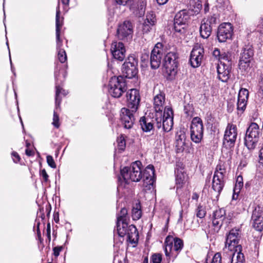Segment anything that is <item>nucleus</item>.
I'll return each mask as SVG.
<instances>
[{
    "mask_svg": "<svg viewBox=\"0 0 263 263\" xmlns=\"http://www.w3.org/2000/svg\"><path fill=\"white\" fill-rule=\"evenodd\" d=\"M217 71L218 73V78L222 82H227L229 78V71L224 68L223 64H217Z\"/></svg>",
    "mask_w": 263,
    "mask_h": 263,
    "instance_id": "c85d7f7f",
    "label": "nucleus"
},
{
    "mask_svg": "<svg viewBox=\"0 0 263 263\" xmlns=\"http://www.w3.org/2000/svg\"><path fill=\"white\" fill-rule=\"evenodd\" d=\"M192 199L197 200L199 198V195L197 193H193L192 197Z\"/></svg>",
    "mask_w": 263,
    "mask_h": 263,
    "instance_id": "e2e57ef3",
    "label": "nucleus"
},
{
    "mask_svg": "<svg viewBox=\"0 0 263 263\" xmlns=\"http://www.w3.org/2000/svg\"><path fill=\"white\" fill-rule=\"evenodd\" d=\"M240 238V230L239 229H232L227 235L226 248L231 252H233L234 249L239 250L241 248L239 244Z\"/></svg>",
    "mask_w": 263,
    "mask_h": 263,
    "instance_id": "9d476101",
    "label": "nucleus"
},
{
    "mask_svg": "<svg viewBox=\"0 0 263 263\" xmlns=\"http://www.w3.org/2000/svg\"><path fill=\"white\" fill-rule=\"evenodd\" d=\"M40 176L42 177L45 182H47L49 181V176L45 169L42 170L40 171Z\"/></svg>",
    "mask_w": 263,
    "mask_h": 263,
    "instance_id": "603ef678",
    "label": "nucleus"
},
{
    "mask_svg": "<svg viewBox=\"0 0 263 263\" xmlns=\"http://www.w3.org/2000/svg\"><path fill=\"white\" fill-rule=\"evenodd\" d=\"M182 212L180 213V218L179 219H178V221H180L182 220Z\"/></svg>",
    "mask_w": 263,
    "mask_h": 263,
    "instance_id": "774afa93",
    "label": "nucleus"
},
{
    "mask_svg": "<svg viewBox=\"0 0 263 263\" xmlns=\"http://www.w3.org/2000/svg\"><path fill=\"white\" fill-rule=\"evenodd\" d=\"M162 117L161 114H156L155 117L153 119L143 117L140 120L141 128L144 132H148L154 128L155 124L156 127L159 129L161 127Z\"/></svg>",
    "mask_w": 263,
    "mask_h": 263,
    "instance_id": "9b49d317",
    "label": "nucleus"
},
{
    "mask_svg": "<svg viewBox=\"0 0 263 263\" xmlns=\"http://www.w3.org/2000/svg\"><path fill=\"white\" fill-rule=\"evenodd\" d=\"M212 223L214 227L217 229H219L222 225L223 221L213 217Z\"/></svg>",
    "mask_w": 263,
    "mask_h": 263,
    "instance_id": "3c124183",
    "label": "nucleus"
},
{
    "mask_svg": "<svg viewBox=\"0 0 263 263\" xmlns=\"http://www.w3.org/2000/svg\"><path fill=\"white\" fill-rule=\"evenodd\" d=\"M216 18L215 17H210L206 20H203L200 27V34L203 39H208L211 35L212 25L215 24Z\"/></svg>",
    "mask_w": 263,
    "mask_h": 263,
    "instance_id": "aec40b11",
    "label": "nucleus"
},
{
    "mask_svg": "<svg viewBox=\"0 0 263 263\" xmlns=\"http://www.w3.org/2000/svg\"><path fill=\"white\" fill-rule=\"evenodd\" d=\"M251 222L256 230H263V211L260 206H256L253 210Z\"/></svg>",
    "mask_w": 263,
    "mask_h": 263,
    "instance_id": "2eb2a0df",
    "label": "nucleus"
},
{
    "mask_svg": "<svg viewBox=\"0 0 263 263\" xmlns=\"http://www.w3.org/2000/svg\"><path fill=\"white\" fill-rule=\"evenodd\" d=\"M259 163L263 164V144L262 147L261 148L260 152H259Z\"/></svg>",
    "mask_w": 263,
    "mask_h": 263,
    "instance_id": "13d9d810",
    "label": "nucleus"
},
{
    "mask_svg": "<svg viewBox=\"0 0 263 263\" xmlns=\"http://www.w3.org/2000/svg\"><path fill=\"white\" fill-rule=\"evenodd\" d=\"M129 217L127 215V210L126 208H122L120 213L118 215L117 228L123 226L124 223H128Z\"/></svg>",
    "mask_w": 263,
    "mask_h": 263,
    "instance_id": "c756f323",
    "label": "nucleus"
},
{
    "mask_svg": "<svg viewBox=\"0 0 263 263\" xmlns=\"http://www.w3.org/2000/svg\"><path fill=\"white\" fill-rule=\"evenodd\" d=\"M261 131L258 125L252 122L248 127L245 137V145L250 151L254 149L259 141Z\"/></svg>",
    "mask_w": 263,
    "mask_h": 263,
    "instance_id": "f03ea898",
    "label": "nucleus"
},
{
    "mask_svg": "<svg viewBox=\"0 0 263 263\" xmlns=\"http://www.w3.org/2000/svg\"><path fill=\"white\" fill-rule=\"evenodd\" d=\"M220 60H224L227 61L231 60V55L229 53H221Z\"/></svg>",
    "mask_w": 263,
    "mask_h": 263,
    "instance_id": "5fc2aeb1",
    "label": "nucleus"
},
{
    "mask_svg": "<svg viewBox=\"0 0 263 263\" xmlns=\"http://www.w3.org/2000/svg\"><path fill=\"white\" fill-rule=\"evenodd\" d=\"M158 4L159 5H164L166 4L168 0H156Z\"/></svg>",
    "mask_w": 263,
    "mask_h": 263,
    "instance_id": "0e129e2a",
    "label": "nucleus"
},
{
    "mask_svg": "<svg viewBox=\"0 0 263 263\" xmlns=\"http://www.w3.org/2000/svg\"><path fill=\"white\" fill-rule=\"evenodd\" d=\"M190 18V15L187 10L183 9L176 13L174 18V22L176 24L181 25H186Z\"/></svg>",
    "mask_w": 263,
    "mask_h": 263,
    "instance_id": "cd10ccee",
    "label": "nucleus"
},
{
    "mask_svg": "<svg viewBox=\"0 0 263 263\" xmlns=\"http://www.w3.org/2000/svg\"><path fill=\"white\" fill-rule=\"evenodd\" d=\"M111 53L114 58L117 60L122 61L125 57V49L122 42H113L111 44Z\"/></svg>",
    "mask_w": 263,
    "mask_h": 263,
    "instance_id": "5701e85b",
    "label": "nucleus"
},
{
    "mask_svg": "<svg viewBox=\"0 0 263 263\" xmlns=\"http://www.w3.org/2000/svg\"><path fill=\"white\" fill-rule=\"evenodd\" d=\"M25 153L28 156H33V155H34V152L32 150H31L28 148H26V149L25 151Z\"/></svg>",
    "mask_w": 263,
    "mask_h": 263,
    "instance_id": "bf43d9fd",
    "label": "nucleus"
},
{
    "mask_svg": "<svg viewBox=\"0 0 263 263\" xmlns=\"http://www.w3.org/2000/svg\"><path fill=\"white\" fill-rule=\"evenodd\" d=\"M127 106L133 111H136L138 108L140 96L139 90L131 89L127 92Z\"/></svg>",
    "mask_w": 263,
    "mask_h": 263,
    "instance_id": "dca6fc26",
    "label": "nucleus"
},
{
    "mask_svg": "<svg viewBox=\"0 0 263 263\" xmlns=\"http://www.w3.org/2000/svg\"><path fill=\"white\" fill-rule=\"evenodd\" d=\"M142 177L143 178L144 185L151 189L155 182V169L152 165H148L144 170Z\"/></svg>",
    "mask_w": 263,
    "mask_h": 263,
    "instance_id": "4be33fe9",
    "label": "nucleus"
},
{
    "mask_svg": "<svg viewBox=\"0 0 263 263\" xmlns=\"http://www.w3.org/2000/svg\"><path fill=\"white\" fill-rule=\"evenodd\" d=\"M133 33V26L129 21H125L119 25L117 29V35L119 39L124 40L132 37Z\"/></svg>",
    "mask_w": 263,
    "mask_h": 263,
    "instance_id": "412c9836",
    "label": "nucleus"
},
{
    "mask_svg": "<svg viewBox=\"0 0 263 263\" xmlns=\"http://www.w3.org/2000/svg\"><path fill=\"white\" fill-rule=\"evenodd\" d=\"M165 94L163 92H160L156 95L154 97V108L156 111V114H161L165 107Z\"/></svg>",
    "mask_w": 263,
    "mask_h": 263,
    "instance_id": "a878e982",
    "label": "nucleus"
},
{
    "mask_svg": "<svg viewBox=\"0 0 263 263\" xmlns=\"http://www.w3.org/2000/svg\"><path fill=\"white\" fill-rule=\"evenodd\" d=\"M249 93L246 88H242L239 90L237 102V109L242 113L246 109Z\"/></svg>",
    "mask_w": 263,
    "mask_h": 263,
    "instance_id": "b1692460",
    "label": "nucleus"
},
{
    "mask_svg": "<svg viewBox=\"0 0 263 263\" xmlns=\"http://www.w3.org/2000/svg\"><path fill=\"white\" fill-rule=\"evenodd\" d=\"M204 50L199 45L195 46L192 49L190 56V63L193 67H199L203 57Z\"/></svg>",
    "mask_w": 263,
    "mask_h": 263,
    "instance_id": "a211bd4d",
    "label": "nucleus"
},
{
    "mask_svg": "<svg viewBox=\"0 0 263 263\" xmlns=\"http://www.w3.org/2000/svg\"><path fill=\"white\" fill-rule=\"evenodd\" d=\"M224 177H222L220 174L219 175H214L213 176L212 189L218 193V196L220 194L224 185Z\"/></svg>",
    "mask_w": 263,
    "mask_h": 263,
    "instance_id": "bb28decb",
    "label": "nucleus"
},
{
    "mask_svg": "<svg viewBox=\"0 0 263 263\" xmlns=\"http://www.w3.org/2000/svg\"><path fill=\"white\" fill-rule=\"evenodd\" d=\"M142 215L141 205L139 202L136 203L133 206L132 212L133 219L137 220L139 219Z\"/></svg>",
    "mask_w": 263,
    "mask_h": 263,
    "instance_id": "473e14b6",
    "label": "nucleus"
},
{
    "mask_svg": "<svg viewBox=\"0 0 263 263\" xmlns=\"http://www.w3.org/2000/svg\"><path fill=\"white\" fill-rule=\"evenodd\" d=\"M46 158L48 164L52 168H55L56 164L54 162L53 157L51 156L48 155L47 156Z\"/></svg>",
    "mask_w": 263,
    "mask_h": 263,
    "instance_id": "8fccbe9b",
    "label": "nucleus"
},
{
    "mask_svg": "<svg viewBox=\"0 0 263 263\" xmlns=\"http://www.w3.org/2000/svg\"><path fill=\"white\" fill-rule=\"evenodd\" d=\"M118 234L121 237L126 236L127 240L131 243H136L138 242L139 235L136 227L133 224L128 225L124 223L117 228Z\"/></svg>",
    "mask_w": 263,
    "mask_h": 263,
    "instance_id": "423d86ee",
    "label": "nucleus"
},
{
    "mask_svg": "<svg viewBox=\"0 0 263 263\" xmlns=\"http://www.w3.org/2000/svg\"><path fill=\"white\" fill-rule=\"evenodd\" d=\"M63 247L62 246L60 247H55L53 248V255L55 257H58L60 252L62 250Z\"/></svg>",
    "mask_w": 263,
    "mask_h": 263,
    "instance_id": "6e6d98bb",
    "label": "nucleus"
},
{
    "mask_svg": "<svg viewBox=\"0 0 263 263\" xmlns=\"http://www.w3.org/2000/svg\"><path fill=\"white\" fill-rule=\"evenodd\" d=\"M58 58L62 63H64L67 61V55L64 49H60L58 51Z\"/></svg>",
    "mask_w": 263,
    "mask_h": 263,
    "instance_id": "e433bc0d",
    "label": "nucleus"
},
{
    "mask_svg": "<svg viewBox=\"0 0 263 263\" xmlns=\"http://www.w3.org/2000/svg\"><path fill=\"white\" fill-rule=\"evenodd\" d=\"M47 232L48 237L49 239H50V223H48L47 226Z\"/></svg>",
    "mask_w": 263,
    "mask_h": 263,
    "instance_id": "680f3d73",
    "label": "nucleus"
},
{
    "mask_svg": "<svg viewBox=\"0 0 263 263\" xmlns=\"http://www.w3.org/2000/svg\"><path fill=\"white\" fill-rule=\"evenodd\" d=\"M213 217L223 220L225 218V211L222 209L216 210L213 214Z\"/></svg>",
    "mask_w": 263,
    "mask_h": 263,
    "instance_id": "f704fd0d",
    "label": "nucleus"
},
{
    "mask_svg": "<svg viewBox=\"0 0 263 263\" xmlns=\"http://www.w3.org/2000/svg\"><path fill=\"white\" fill-rule=\"evenodd\" d=\"M213 55L216 58H217L219 60H220V55H221V53H220V50L216 48V49H214V50L213 52Z\"/></svg>",
    "mask_w": 263,
    "mask_h": 263,
    "instance_id": "4d7b16f0",
    "label": "nucleus"
},
{
    "mask_svg": "<svg viewBox=\"0 0 263 263\" xmlns=\"http://www.w3.org/2000/svg\"><path fill=\"white\" fill-rule=\"evenodd\" d=\"M60 2H58V6L56 8V18H55V26H56V42H57V49L59 51L61 49L62 46V41L60 39V30L62 26V21H60Z\"/></svg>",
    "mask_w": 263,
    "mask_h": 263,
    "instance_id": "393cba45",
    "label": "nucleus"
},
{
    "mask_svg": "<svg viewBox=\"0 0 263 263\" xmlns=\"http://www.w3.org/2000/svg\"><path fill=\"white\" fill-rule=\"evenodd\" d=\"M63 5H68L69 0H61Z\"/></svg>",
    "mask_w": 263,
    "mask_h": 263,
    "instance_id": "69168bd1",
    "label": "nucleus"
},
{
    "mask_svg": "<svg viewBox=\"0 0 263 263\" xmlns=\"http://www.w3.org/2000/svg\"><path fill=\"white\" fill-rule=\"evenodd\" d=\"M211 263H221V256L220 253H216L213 257Z\"/></svg>",
    "mask_w": 263,
    "mask_h": 263,
    "instance_id": "09e8293b",
    "label": "nucleus"
},
{
    "mask_svg": "<svg viewBox=\"0 0 263 263\" xmlns=\"http://www.w3.org/2000/svg\"><path fill=\"white\" fill-rule=\"evenodd\" d=\"M242 177L240 176H238L237 178L236 183L234 189V192L236 190H239L241 187L243 186V182H242Z\"/></svg>",
    "mask_w": 263,
    "mask_h": 263,
    "instance_id": "49530a36",
    "label": "nucleus"
},
{
    "mask_svg": "<svg viewBox=\"0 0 263 263\" xmlns=\"http://www.w3.org/2000/svg\"><path fill=\"white\" fill-rule=\"evenodd\" d=\"M238 197V194L234 193L232 196L233 199H236Z\"/></svg>",
    "mask_w": 263,
    "mask_h": 263,
    "instance_id": "338daca9",
    "label": "nucleus"
},
{
    "mask_svg": "<svg viewBox=\"0 0 263 263\" xmlns=\"http://www.w3.org/2000/svg\"><path fill=\"white\" fill-rule=\"evenodd\" d=\"M175 173H176V185L177 191H178L179 189H181L183 186V184L185 182L186 176L185 174L179 170L175 171Z\"/></svg>",
    "mask_w": 263,
    "mask_h": 263,
    "instance_id": "7c9ffc66",
    "label": "nucleus"
},
{
    "mask_svg": "<svg viewBox=\"0 0 263 263\" xmlns=\"http://www.w3.org/2000/svg\"><path fill=\"white\" fill-rule=\"evenodd\" d=\"M132 109L127 108H122L121 110L120 119L124 128L130 129L133 126L135 118Z\"/></svg>",
    "mask_w": 263,
    "mask_h": 263,
    "instance_id": "6ab92c4d",
    "label": "nucleus"
},
{
    "mask_svg": "<svg viewBox=\"0 0 263 263\" xmlns=\"http://www.w3.org/2000/svg\"><path fill=\"white\" fill-rule=\"evenodd\" d=\"M237 137V129L235 125L229 123L224 132L222 144L227 149L233 148Z\"/></svg>",
    "mask_w": 263,
    "mask_h": 263,
    "instance_id": "0eeeda50",
    "label": "nucleus"
},
{
    "mask_svg": "<svg viewBox=\"0 0 263 263\" xmlns=\"http://www.w3.org/2000/svg\"><path fill=\"white\" fill-rule=\"evenodd\" d=\"M163 54V44L157 43L151 52L150 62L152 68L157 69L160 66Z\"/></svg>",
    "mask_w": 263,
    "mask_h": 263,
    "instance_id": "f8f14e48",
    "label": "nucleus"
},
{
    "mask_svg": "<svg viewBox=\"0 0 263 263\" xmlns=\"http://www.w3.org/2000/svg\"><path fill=\"white\" fill-rule=\"evenodd\" d=\"M153 26H154V25H151L150 23L144 21L142 25V31L143 33H146L148 32L152 29V27Z\"/></svg>",
    "mask_w": 263,
    "mask_h": 263,
    "instance_id": "37998d69",
    "label": "nucleus"
},
{
    "mask_svg": "<svg viewBox=\"0 0 263 263\" xmlns=\"http://www.w3.org/2000/svg\"><path fill=\"white\" fill-rule=\"evenodd\" d=\"M142 163L140 161L133 162L129 167H124L121 170V175L126 183L129 180L138 182L142 178Z\"/></svg>",
    "mask_w": 263,
    "mask_h": 263,
    "instance_id": "f257e3e1",
    "label": "nucleus"
},
{
    "mask_svg": "<svg viewBox=\"0 0 263 263\" xmlns=\"http://www.w3.org/2000/svg\"><path fill=\"white\" fill-rule=\"evenodd\" d=\"M151 261L153 263H161L162 261V255L160 253H155L151 257Z\"/></svg>",
    "mask_w": 263,
    "mask_h": 263,
    "instance_id": "a19ab883",
    "label": "nucleus"
},
{
    "mask_svg": "<svg viewBox=\"0 0 263 263\" xmlns=\"http://www.w3.org/2000/svg\"><path fill=\"white\" fill-rule=\"evenodd\" d=\"M206 214L205 208L199 204L196 210V216L197 217L202 218L204 217Z\"/></svg>",
    "mask_w": 263,
    "mask_h": 263,
    "instance_id": "4c0bfd02",
    "label": "nucleus"
},
{
    "mask_svg": "<svg viewBox=\"0 0 263 263\" xmlns=\"http://www.w3.org/2000/svg\"><path fill=\"white\" fill-rule=\"evenodd\" d=\"M184 111L187 117H191L193 115L194 108L192 105L186 104L184 106Z\"/></svg>",
    "mask_w": 263,
    "mask_h": 263,
    "instance_id": "58836bf2",
    "label": "nucleus"
},
{
    "mask_svg": "<svg viewBox=\"0 0 263 263\" xmlns=\"http://www.w3.org/2000/svg\"><path fill=\"white\" fill-rule=\"evenodd\" d=\"M174 29L176 32L179 33H183L186 27V25H181V24H176V23L174 22Z\"/></svg>",
    "mask_w": 263,
    "mask_h": 263,
    "instance_id": "a18cd8bd",
    "label": "nucleus"
},
{
    "mask_svg": "<svg viewBox=\"0 0 263 263\" xmlns=\"http://www.w3.org/2000/svg\"><path fill=\"white\" fill-rule=\"evenodd\" d=\"M11 155L14 162L17 163L20 161L21 158L17 153L13 152Z\"/></svg>",
    "mask_w": 263,
    "mask_h": 263,
    "instance_id": "864d4df0",
    "label": "nucleus"
},
{
    "mask_svg": "<svg viewBox=\"0 0 263 263\" xmlns=\"http://www.w3.org/2000/svg\"><path fill=\"white\" fill-rule=\"evenodd\" d=\"M62 88L60 86H56V92H55V105L58 107L60 106L61 103V99L59 98L60 93L61 92Z\"/></svg>",
    "mask_w": 263,
    "mask_h": 263,
    "instance_id": "79ce46f5",
    "label": "nucleus"
},
{
    "mask_svg": "<svg viewBox=\"0 0 263 263\" xmlns=\"http://www.w3.org/2000/svg\"><path fill=\"white\" fill-rule=\"evenodd\" d=\"M173 126V111L171 107H165L163 116H162L161 127L164 131H170Z\"/></svg>",
    "mask_w": 263,
    "mask_h": 263,
    "instance_id": "f3484780",
    "label": "nucleus"
},
{
    "mask_svg": "<svg viewBox=\"0 0 263 263\" xmlns=\"http://www.w3.org/2000/svg\"><path fill=\"white\" fill-rule=\"evenodd\" d=\"M234 252L232 253L231 258V263H243L245 258L243 254L241 252V249L236 250L234 249Z\"/></svg>",
    "mask_w": 263,
    "mask_h": 263,
    "instance_id": "2f4dec72",
    "label": "nucleus"
},
{
    "mask_svg": "<svg viewBox=\"0 0 263 263\" xmlns=\"http://www.w3.org/2000/svg\"><path fill=\"white\" fill-rule=\"evenodd\" d=\"M144 21L154 25L156 21L155 13L153 11L147 12Z\"/></svg>",
    "mask_w": 263,
    "mask_h": 263,
    "instance_id": "72a5a7b5",
    "label": "nucleus"
},
{
    "mask_svg": "<svg viewBox=\"0 0 263 263\" xmlns=\"http://www.w3.org/2000/svg\"><path fill=\"white\" fill-rule=\"evenodd\" d=\"M183 247V241L178 238H174L172 236H168L166 237L164 241V250L165 255L167 257L169 261L171 257L173 255L174 252H177L175 255L176 257L179 252H180Z\"/></svg>",
    "mask_w": 263,
    "mask_h": 263,
    "instance_id": "7ed1b4c3",
    "label": "nucleus"
},
{
    "mask_svg": "<svg viewBox=\"0 0 263 263\" xmlns=\"http://www.w3.org/2000/svg\"><path fill=\"white\" fill-rule=\"evenodd\" d=\"M258 92L260 95V96L263 98V74L260 76V78L258 82Z\"/></svg>",
    "mask_w": 263,
    "mask_h": 263,
    "instance_id": "c03bdc74",
    "label": "nucleus"
},
{
    "mask_svg": "<svg viewBox=\"0 0 263 263\" xmlns=\"http://www.w3.org/2000/svg\"><path fill=\"white\" fill-rule=\"evenodd\" d=\"M254 54L252 45H247L243 48L239 62L240 69L246 70L250 66L251 59Z\"/></svg>",
    "mask_w": 263,
    "mask_h": 263,
    "instance_id": "4468645a",
    "label": "nucleus"
},
{
    "mask_svg": "<svg viewBox=\"0 0 263 263\" xmlns=\"http://www.w3.org/2000/svg\"><path fill=\"white\" fill-rule=\"evenodd\" d=\"M118 147L121 151H123L125 147V141L123 136H121L117 139Z\"/></svg>",
    "mask_w": 263,
    "mask_h": 263,
    "instance_id": "ea45409f",
    "label": "nucleus"
},
{
    "mask_svg": "<svg viewBox=\"0 0 263 263\" xmlns=\"http://www.w3.org/2000/svg\"><path fill=\"white\" fill-rule=\"evenodd\" d=\"M233 34V27L230 23H223L218 28L217 39L219 42L223 43L232 38Z\"/></svg>",
    "mask_w": 263,
    "mask_h": 263,
    "instance_id": "ddd939ff",
    "label": "nucleus"
},
{
    "mask_svg": "<svg viewBox=\"0 0 263 263\" xmlns=\"http://www.w3.org/2000/svg\"><path fill=\"white\" fill-rule=\"evenodd\" d=\"M117 3L120 5H125L129 0H115Z\"/></svg>",
    "mask_w": 263,
    "mask_h": 263,
    "instance_id": "052dcab7",
    "label": "nucleus"
},
{
    "mask_svg": "<svg viewBox=\"0 0 263 263\" xmlns=\"http://www.w3.org/2000/svg\"><path fill=\"white\" fill-rule=\"evenodd\" d=\"M203 126L202 120L199 117L193 119L191 125V138L195 143H199L203 137Z\"/></svg>",
    "mask_w": 263,
    "mask_h": 263,
    "instance_id": "1a4fd4ad",
    "label": "nucleus"
},
{
    "mask_svg": "<svg viewBox=\"0 0 263 263\" xmlns=\"http://www.w3.org/2000/svg\"><path fill=\"white\" fill-rule=\"evenodd\" d=\"M226 173V169L223 165L219 164L217 165L214 175H219L220 174L222 177H224Z\"/></svg>",
    "mask_w": 263,
    "mask_h": 263,
    "instance_id": "c9c22d12",
    "label": "nucleus"
},
{
    "mask_svg": "<svg viewBox=\"0 0 263 263\" xmlns=\"http://www.w3.org/2000/svg\"><path fill=\"white\" fill-rule=\"evenodd\" d=\"M59 117L56 112L54 111L53 112V125L56 128H58L60 126V124L59 123Z\"/></svg>",
    "mask_w": 263,
    "mask_h": 263,
    "instance_id": "de8ad7c7",
    "label": "nucleus"
},
{
    "mask_svg": "<svg viewBox=\"0 0 263 263\" xmlns=\"http://www.w3.org/2000/svg\"><path fill=\"white\" fill-rule=\"evenodd\" d=\"M138 65L137 60L133 57L128 58L122 65V72L123 78L132 79L135 77L138 72L137 68Z\"/></svg>",
    "mask_w": 263,
    "mask_h": 263,
    "instance_id": "6e6552de",
    "label": "nucleus"
},
{
    "mask_svg": "<svg viewBox=\"0 0 263 263\" xmlns=\"http://www.w3.org/2000/svg\"><path fill=\"white\" fill-rule=\"evenodd\" d=\"M126 89V82L122 76L114 77L110 79L109 83V92L113 97H120Z\"/></svg>",
    "mask_w": 263,
    "mask_h": 263,
    "instance_id": "39448f33",
    "label": "nucleus"
},
{
    "mask_svg": "<svg viewBox=\"0 0 263 263\" xmlns=\"http://www.w3.org/2000/svg\"><path fill=\"white\" fill-rule=\"evenodd\" d=\"M178 65V53L175 51L168 52L164 57V66L170 79H173L177 74Z\"/></svg>",
    "mask_w": 263,
    "mask_h": 263,
    "instance_id": "20e7f679",
    "label": "nucleus"
}]
</instances>
